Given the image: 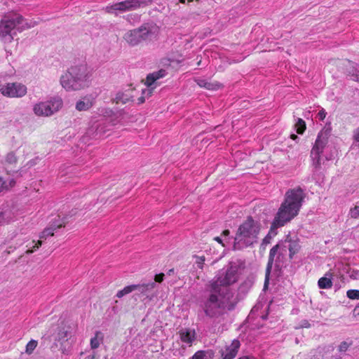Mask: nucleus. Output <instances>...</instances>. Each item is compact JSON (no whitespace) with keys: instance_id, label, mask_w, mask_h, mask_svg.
I'll return each mask as SVG.
<instances>
[{"instance_id":"1","label":"nucleus","mask_w":359,"mask_h":359,"mask_svg":"<svg viewBox=\"0 0 359 359\" xmlns=\"http://www.w3.org/2000/svg\"><path fill=\"white\" fill-rule=\"evenodd\" d=\"M304 197V190L299 187L289 189L286 192L285 200L278 209L271 229L262 241V245L270 243L273 236L272 233L273 235L276 234L274 231L277 228L284 226L297 215Z\"/></svg>"},{"instance_id":"2","label":"nucleus","mask_w":359,"mask_h":359,"mask_svg":"<svg viewBox=\"0 0 359 359\" xmlns=\"http://www.w3.org/2000/svg\"><path fill=\"white\" fill-rule=\"evenodd\" d=\"M205 292L207 294L201 298L199 305L206 317L216 319L235 309L236 303L232 297L215 292L206 286Z\"/></svg>"},{"instance_id":"3","label":"nucleus","mask_w":359,"mask_h":359,"mask_svg":"<svg viewBox=\"0 0 359 359\" xmlns=\"http://www.w3.org/2000/svg\"><path fill=\"white\" fill-rule=\"evenodd\" d=\"M90 72L86 64L71 66L60 77L61 86L67 91L80 90L89 86Z\"/></svg>"},{"instance_id":"4","label":"nucleus","mask_w":359,"mask_h":359,"mask_svg":"<svg viewBox=\"0 0 359 359\" xmlns=\"http://www.w3.org/2000/svg\"><path fill=\"white\" fill-rule=\"evenodd\" d=\"M259 231V224L252 217H248L238 229L234 237V248L241 249L257 243Z\"/></svg>"},{"instance_id":"5","label":"nucleus","mask_w":359,"mask_h":359,"mask_svg":"<svg viewBox=\"0 0 359 359\" xmlns=\"http://www.w3.org/2000/svg\"><path fill=\"white\" fill-rule=\"evenodd\" d=\"M238 270L235 266H230L226 271H220L212 280L205 285L215 292H221L233 298V293L230 285L238 280Z\"/></svg>"},{"instance_id":"6","label":"nucleus","mask_w":359,"mask_h":359,"mask_svg":"<svg viewBox=\"0 0 359 359\" xmlns=\"http://www.w3.org/2000/svg\"><path fill=\"white\" fill-rule=\"evenodd\" d=\"M299 249L300 245L298 241L286 240L284 241L279 242L270 250L268 263L266 268L265 280L264 286V289L268 287L270 274L273 269V259L275 255H276L277 252H279L287 257V252H289V258L292 259L293 258V256L297 252H298Z\"/></svg>"},{"instance_id":"7","label":"nucleus","mask_w":359,"mask_h":359,"mask_svg":"<svg viewBox=\"0 0 359 359\" xmlns=\"http://www.w3.org/2000/svg\"><path fill=\"white\" fill-rule=\"evenodd\" d=\"M25 19L19 13H8L0 22V39L4 43H10L16 34L15 28L22 25Z\"/></svg>"},{"instance_id":"8","label":"nucleus","mask_w":359,"mask_h":359,"mask_svg":"<svg viewBox=\"0 0 359 359\" xmlns=\"http://www.w3.org/2000/svg\"><path fill=\"white\" fill-rule=\"evenodd\" d=\"M155 27L149 24H144L139 28L128 31L123 36V39L130 46H135L140 43L151 39L154 35Z\"/></svg>"},{"instance_id":"9","label":"nucleus","mask_w":359,"mask_h":359,"mask_svg":"<svg viewBox=\"0 0 359 359\" xmlns=\"http://www.w3.org/2000/svg\"><path fill=\"white\" fill-rule=\"evenodd\" d=\"M62 107V100L54 97L46 102H41L34 106V114L39 116H49L57 112Z\"/></svg>"},{"instance_id":"10","label":"nucleus","mask_w":359,"mask_h":359,"mask_svg":"<svg viewBox=\"0 0 359 359\" xmlns=\"http://www.w3.org/2000/svg\"><path fill=\"white\" fill-rule=\"evenodd\" d=\"M328 133L327 131L319 133L316 142L311 151V158L313 161V165L317 170L319 169L321 164L320 154L323 153L325 145L327 143Z\"/></svg>"},{"instance_id":"11","label":"nucleus","mask_w":359,"mask_h":359,"mask_svg":"<svg viewBox=\"0 0 359 359\" xmlns=\"http://www.w3.org/2000/svg\"><path fill=\"white\" fill-rule=\"evenodd\" d=\"M0 92L8 97H22L27 93V87L20 83H8L0 86Z\"/></svg>"},{"instance_id":"12","label":"nucleus","mask_w":359,"mask_h":359,"mask_svg":"<svg viewBox=\"0 0 359 359\" xmlns=\"http://www.w3.org/2000/svg\"><path fill=\"white\" fill-rule=\"evenodd\" d=\"M156 285L155 282L153 281L135 285V291H137L135 296L138 297L139 298H142V301H151L154 297L151 292Z\"/></svg>"},{"instance_id":"13","label":"nucleus","mask_w":359,"mask_h":359,"mask_svg":"<svg viewBox=\"0 0 359 359\" xmlns=\"http://www.w3.org/2000/svg\"><path fill=\"white\" fill-rule=\"evenodd\" d=\"M167 74V72L163 69L149 74L147 76L145 84L149 89L144 90L142 93L144 94L146 91H147L148 94H150V90L155 88L157 86V81L161 78L165 77Z\"/></svg>"},{"instance_id":"14","label":"nucleus","mask_w":359,"mask_h":359,"mask_svg":"<svg viewBox=\"0 0 359 359\" xmlns=\"http://www.w3.org/2000/svg\"><path fill=\"white\" fill-rule=\"evenodd\" d=\"M180 340L191 346L196 339L195 330L191 328H182L178 332Z\"/></svg>"},{"instance_id":"15","label":"nucleus","mask_w":359,"mask_h":359,"mask_svg":"<svg viewBox=\"0 0 359 359\" xmlns=\"http://www.w3.org/2000/svg\"><path fill=\"white\" fill-rule=\"evenodd\" d=\"M14 218V212L8 205L0 207V226L10 224Z\"/></svg>"},{"instance_id":"16","label":"nucleus","mask_w":359,"mask_h":359,"mask_svg":"<svg viewBox=\"0 0 359 359\" xmlns=\"http://www.w3.org/2000/svg\"><path fill=\"white\" fill-rule=\"evenodd\" d=\"M95 104V100L90 96H86L78 100L75 108L79 111L89 110Z\"/></svg>"},{"instance_id":"17","label":"nucleus","mask_w":359,"mask_h":359,"mask_svg":"<svg viewBox=\"0 0 359 359\" xmlns=\"http://www.w3.org/2000/svg\"><path fill=\"white\" fill-rule=\"evenodd\" d=\"M287 257L283 255V254L277 252L273 257V271L278 276L285 266Z\"/></svg>"},{"instance_id":"18","label":"nucleus","mask_w":359,"mask_h":359,"mask_svg":"<svg viewBox=\"0 0 359 359\" xmlns=\"http://www.w3.org/2000/svg\"><path fill=\"white\" fill-rule=\"evenodd\" d=\"M318 285L320 289H330L332 287V273H326L325 276L318 280Z\"/></svg>"},{"instance_id":"19","label":"nucleus","mask_w":359,"mask_h":359,"mask_svg":"<svg viewBox=\"0 0 359 359\" xmlns=\"http://www.w3.org/2000/svg\"><path fill=\"white\" fill-rule=\"evenodd\" d=\"M15 184V181L13 178L10 177L6 179L0 177V193L6 191L11 188L13 187Z\"/></svg>"},{"instance_id":"20","label":"nucleus","mask_w":359,"mask_h":359,"mask_svg":"<svg viewBox=\"0 0 359 359\" xmlns=\"http://www.w3.org/2000/svg\"><path fill=\"white\" fill-rule=\"evenodd\" d=\"M215 353L211 349L196 351L191 359H213Z\"/></svg>"},{"instance_id":"21","label":"nucleus","mask_w":359,"mask_h":359,"mask_svg":"<svg viewBox=\"0 0 359 359\" xmlns=\"http://www.w3.org/2000/svg\"><path fill=\"white\" fill-rule=\"evenodd\" d=\"M195 81L200 87L208 90H216L220 87V85L218 83H211L203 79H196Z\"/></svg>"},{"instance_id":"22","label":"nucleus","mask_w":359,"mask_h":359,"mask_svg":"<svg viewBox=\"0 0 359 359\" xmlns=\"http://www.w3.org/2000/svg\"><path fill=\"white\" fill-rule=\"evenodd\" d=\"M132 96L130 95L123 93V92H118L116 94L115 97L114 98V102L116 104H126L129 101L131 100Z\"/></svg>"},{"instance_id":"23","label":"nucleus","mask_w":359,"mask_h":359,"mask_svg":"<svg viewBox=\"0 0 359 359\" xmlns=\"http://www.w3.org/2000/svg\"><path fill=\"white\" fill-rule=\"evenodd\" d=\"M240 345V341L238 340L234 339L231 344L226 348L225 352L229 355L233 354L232 357L235 358L238 353Z\"/></svg>"},{"instance_id":"24","label":"nucleus","mask_w":359,"mask_h":359,"mask_svg":"<svg viewBox=\"0 0 359 359\" xmlns=\"http://www.w3.org/2000/svg\"><path fill=\"white\" fill-rule=\"evenodd\" d=\"M102 333L100 332H96L94 337L90 339V347L93 349H95L99 347L100 341L102 340Z\"/></svg>"},{"instance_id":"25","label":"nucleus","mask_w":359,"mask_h":359,"mask_svg":"<svg viewBox=\"0 0 359 359\" xmlns=\"http://www.w3.org/2000/svg\"><path fill=\"white\" fill-rule=\"evenodd\" d=\"M65 222L64 218H60V216H57V219H55L49 226L50 228L53 229V231H55L57 229H60L62 226H65Z\"/></svg>"},{"instance_id":"26","label":"nucleus","mask_w":359,"mask_h":359,"mask_svg":"<svg viewBox=\"0 0 359 359\" xmlns=\"http://www.w3.org/2000/svg\"><path fill=\"white\" fill-rule=\"evenodd\" d=\"M133 291H135V285H128L126 287H125L123 290H119L117 293H116V297L118 298H121L123 297V296L133 292Z\"/></svg>"},{"instance_id":"27","label":"nucleus","mask_w":359,"mask_h":359,"mask_svg":"<svg viewBox=\"0 0 359 359\" xmlns=\"http://www.w3.org/2000/svg\"><path fill=\"white\" fill-rule=\"evenodd\" d=\"M38 345V341L34 339L30 340L26 345L25 353L30 355L33 353Z\"/></svg>"},{"instance_id":"28","label":"nucleus","mask_w":359,"mask_h":359,"mask_svg":"<svg viewBox=\"0 0 359 359\" xmlns=\"http://www.w3.org/2000/svg\"><path fill=\"white\" fill-rule=\"evenodd\" d=\"M295 127L297 133L299 134H302L306 129V123L302 118H298Z\"/></svg>"},{"instance_id":"29","label":"nucleus","mask_w":359,"mask_h":359,"mask_svg":"<svg viewBox=\"0 0 359 359\" xmlns=\"http://www.w3.org/2000/svg\"><path fill=\"white\" fill-rule=\"evenodd\" d=\"M346 296L351 299H359V290H349L346 292Z\"/></svg>"},{"instance_id":"30","label":"nucleus","mask_w":359,"mask_h":359,"mask_svg":"<svg viewBox=\"0 0 359 359\" xmlns=\"http://www.w3.org/2000/svg\"><path fill=\"white\" fill-rule=\"evenodd\" d=\"M69 335L68 331L63 330H60L57 335V337L55 338V340L57 341H65L67 340V338Z\"/></svg>"},{"instance_id":"31","label":"nucleus","mask_w":359,"mask_h":359,"mask_svg":"<svg viewBox=\"0 0 359 359\" xmlns=\"http://www.w3.org/2000/svg\"><path fill=\"white\" fill-rule=\"evenodd\" d=\"M6 161L8 163H10V164H13V163H15L17 162V157L15 154L14 152L11 151V152H9L7 155H6Z\"/></svg>"},{"instance_id":"32","label":"nucleus","mask_w":359,"mask_h":359,"mask_svg":"<svg viewBox=\"0 0 359 359\" xmlns=\"http://www.w3.org/2000/svg\"><path fill=\"white\" fill-rule=\"evenodd\" d=\"M54 231H53V229L50 228L49 226L46 228L41 233L40 236V238H44L46 239L47 237L53 236Z\"/></svg>"},{"instance_id":"33","label":"nucleus","mask_w":359,"mask_h":359,"mask_svg":"<svg viewBox=\"0 0 359 359\" xmlns=\"http://www.w3.org/2000/svg\"><path fill=\"white\" fill-rule=\"evenodd\" d=\"M194 257L196 258V264L197 266L202 269L203 268L204 262L205 261V257L195 255Z\"/></svg>"},{"instance_id":"34","label":"nucleus","mask_w":359,"mask_h":359,"mask_svg":"<svg viewBox=\"0 0 359 359\" xmlns=\"http://www.w3.org/2000/svg\"><path fill=\"white\" fill-rule=\"evenodd\" d=\"M349 215L351 218L357 219L359 217V205H355L351 208L349 212Z\"/></svg>"},{"instance_id":"35","label":"nucleus","mask_w":359,"mask_h":359,"mask_svg":"<svg viewBox=\"0 0 359 359\" xmlns=\"http://www.w3.org/2000/svg\"><path fill=\"white\" fill-rule=\"evenodd\" d=\"M351 345V343H348L347 341H342L339 347L338 350L339 352H346L348 347Z\"/></svg>"},{"instance_id":"36","label":"nucleus","mask_w":359,"mask_h":359,"mask_svg":"<svg viewBox=\"0 0 359 359\" xmlns=\"http://www.w3.org/2000/svg\"><path fill=\"white\" fill-rule=\"evenodd\" d=\"M165 276V274L163 273H158V274H156L155 276V278H154V280H155V283H161L163 280V278Z\"/></svg>"},{"instance_id":"37","label":"nucleus","mask_w":359,"mask_h":359,"mask_svg":"<svg viewBox=\"0 0 359 359\" xmlns=\"http://www.w3.org/2000/svg\"><path fill=\"white\" fill-rule=\"evenodd\" d=\"M326 111L324 109H321L317 114V116L320 121L324 120L326 116Z\"/></svg>"},{"instance_id":"38","label":"nucleus","mask_w":359,"mask_h":359,"mask_svg":"<svg viewBox=\"0 0 359 359\" xmlns=\"http://www.w3.org/2000/svg\"><path fill=\"white\" fill-rule=\"evenodd\" d=\"M353 138L358 145L359 147V127L355 129L353 132Z\"/></svg>"},{"instance_id":"39","label":"nucleus","mask_w":359,"mask_h":359,"mask_svg":"<svg viewBox=\"0 0 359 359\" xmlns=\"http://www.w3.org/2000/svg\"><path fill=\"white\" fill-rule=\"evenodd\" d=\"M351 277L353 279L359 280V270L353 271Z\"/></svg>"},{"instance_id":"40","label":"nucleus","mask_w":359,"mask_h":359,"mask_svg":"<svg viewBox=\"0 0 359 359\" xmlns=\"http://www.w3.org/2000/svg\"><path fill=\"white\" fill-rule=\"evenodd\" d=\"M222 359H233L234 358L233 357H232L233 354L229 355L226 352H222Z\"/></svg>"},{"instance_id":"41","label":"nucleus","mask_w":359,"mask_h":359,"mask_svg":"<svg viewBox=\"0 0 359 359\" xmlns=\"http://www.w3.org/2000/svg\"><path fill=\"white\" fill-rule=\"evenodd\" d=\"M310 326H311V325H310V323H309L308 320H302V322H301V327H302L308 328V327H310Z\"/></svg>"},{"instance_id":"42","label":"nucleus","mask_w":359,"mask_h":359,"mask_svg":"<svg viewBox=\"0 0 359 359\" xmlns=\"http://www.w3.org/2000/svg\"><path fill=\"white\" fill-rule=\"evenodd\" d=\"M36 23L31 22L30 24L26 23L25 25H22V28H30L32 27H34Z\"/></svg>"},{"instance_id":"43","label":"nucleus","mask_w":359,"mask_h":359,"mask_svg":"<svg viewBox=\"0 0 359 359\" xmlns=\"http://www.w3.org/2000/svg\"><path fill=\"white\" fill-rule=\"evenodd\" d=\"M359 74V69H355L353 71V73H352V76L354 80H356L358 81L356 79H355V74Z\"/></svg>"},{"instance_id":"44","label":"nucleus","mask_w":359,"mask_h":359,"mask_svg":"<svg viewBox=\"0 0 359 359\" xmlns=\"http://www.w3.org/2000/svg\"><path fill=\"white\" fill-rule=\"evenodd\" d=\"M42 244V241H39L33 247L34 250L38 249Z\"/></svg>"},{"instance_id":"45","label":"nucleus","mask_w":359,"mask_h":359,"mask_svg":"<svg viewBox=\"0 0 359 359\" xmlns=\"http://www.w3.org/2000/svg\"><path fill=\"white\" fill-rule=\"evenodd\" d=\"M354 315H359V306H356L353 310Z\"/></svg>"},{"instance_id":"46","label":"nucleus","mask_w":359,"mask_h":359,"mask_svg":"<svg viewBox=\"0 0 359 359\" xmlns=\"http://www.w3.org/2000/svg\"><path fill=\"white\" fill-rule=\"evenodd\" d=\"M230 233V231L229 230H224L222 233V235L223 236H229Z\"/></svg>"},{"instance_id":"47","label":"nucleus","mask_w":359,"mask_h":359,"mask_svg":"<svg viewBox=\"0 0 359 359\" xmlns=\"http://www.w3.org/2000/svg\"><path fill=\"white\" fill-rule=\"evenodd\" d=\"M174 272H175L174 269H170V270L168 271L167 274H168V276H171V275H172V274L174 273Z\"/></svg>"},{"instance_id":"48","label":"nucleus","mask_w":359,"mask_h":359,"mask_svg":"<svg viewBox=\"0 0 359 359\" xmlns=\"http://www.w3.org/2000/svg\"><path fill=\"white\" fill-rule=\"evenodd\" d=\"M144 100H144V97H142V96L138 98V101H139V103H140V104L143 103V102H144Z\"/></svg>"},{"instance_id":"49","label":"nucleus","mask_w":359,"mask_h":359,"mask_svg":"<svg viewBox=\"0 0 359 359\" xmlns=\"http://www.w3.org/2000/svg\"><path fill=\"white\" fill-rule=\"evenodd\" d=\"M214 240H215V241H217V242H218V243H222V239H221V238H220V237H219V236L215 237V238H214Z\"/></svg>"},{"instance_id":"50","label":"nucleus","mask_w":359,"mask_h":359,"mask_svg":"<svg viewBox=\"0 0 359 359\" xmlns=\"http://www.w3.org/2000/svg\"><path fill=\"white\" fill-rule=\"evenodd\" d=\"M95 358V353H93L92 355H88L86 359H94Z\"/></svg>"},{"instance_id":"51","label":"nucleus","mask_w":359,"mask_h":359,"mask_svg":"<svg viewBox=\"0 0 359 359\" xmlns=\"http://www.w3.org/2000/svg\"><path fill=\"white\" fill-rule=\"evenodd\" d=\"M34 252V250H27L26 251V254L29 255V254H31Z\"/></svg>"},{"instance_id":"52","label":"nucleus","mask_w":359,"mask_h":359,"mask_svg":"<svg viewBox=\"0 0 359 359\" xmlns=\"http://www.w3.org/2000/svg\"><path fill=\"white\" fill-rule=\"evenodd\" d=\"M239 359H251V358L248 356H244V357L240 358Z\"/></svg>"},{"instance_id":"53","label":"nucleus","mask_w":359,"mask_h":359,"mask_svg":"<svg viewBox=\"0 0 359 359\" xmlns=\"http://www.w3.org/2000/svg\"><path fill=\"white\" fill-rule=\"evenodd\" d=\"M291 138L294 140V139L297 138V136L296 135L293 134V135H291Z\"/></svg>"},{"instance_id":"54","label":"nucleus","mask_w":359,"mask_h":359,"mask_svg":"<svg viewBox=\"0 0 359 359\" xmlns=\"http://www.w3.org/2000/svg\"><path fill=\"white\" fill-rule=\"evenodd\" d=\"M180 3L182 4H184L185 3V0H179Z\"/></svg>"},{"instance_id":"55","label":"nucleus","mask_w":359,"mask_h":359,"mask_svg":"<svg viewBox=\"0 0 359 359\" xmlns=\"http://www.w3.org/2000/svg\"><path fill=\"white\" fill-rule=\"evenodd\" d=\"M331 158L326 157V160L329 161Z\"/></svg>"},{"instance_id":"56","label":"nucleus","mask_w":359,"mask_h":359,"mask_svg":"<svg viewBox=\"0 0 359 359\" xmlns=\"http://www.w3.org/2000/svg\"><path fill=\"white\" fill-rule=\"evenodd\" d=\"M335 359H340L339 357H334Z\"/></svg>"},{"instance_id":"57","label":"nucleus","mask_w":359,"mask_h":359,"mask_svg":"<svg viewBox=\"0 0 359 359\" xmlns=\"http://www.w3.org/2000/svg\"><path fill=\"white\" fill-rule=\"evenodd\" d=\"M194 0H188L189 2H191L193 1Z\"/></svg>"}]
</instances>
